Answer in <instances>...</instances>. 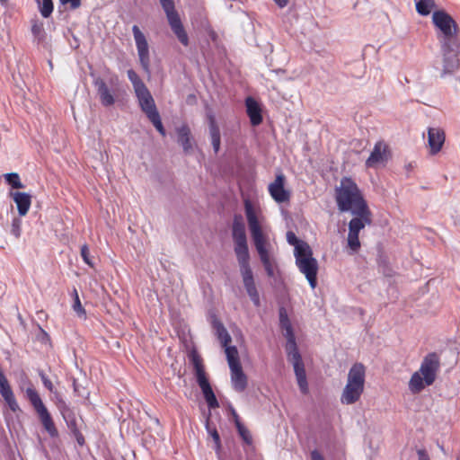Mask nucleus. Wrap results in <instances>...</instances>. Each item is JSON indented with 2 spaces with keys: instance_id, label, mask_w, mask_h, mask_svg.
<instances>
[{
  "instance_id": "obj_28",
  "label": "nucleus",
  "mask_w": 460,
  "mask_h": 460,
  "mask_svg": "<svg viewBox=\"0 0 460 460\" xmlns=\"http://www.w3.org/2000/svg\"><path fill=\"white\" fill-rule=\"evenodd\" d=\"M190 360L195 370L196 379L199 380L202 378H206L207 375L200 356L196 352H193L190 355Z\"/></svg>"
},
{
  "instance_id": "obj_7",
  "label": "nucleus",
  "mask_w": 460,
  "mask_h": 460,
  "mask_svg": "<svg viewBox=\"0 0 460 460\" xmlns=\"http://www.w3.org/2000/svg\"><path fill=\"white\" fill-rule=\"evenodd\" d=\"M26 397L36 411L38 418L43 426L44 429L49 433L51 438H56L58 435V429L53 421V419L43 403L37 390L31 386L25 390Z\"/></svg>"
},
{
  "instance_id": "obj_1",
  "label": "nucleus",
  "mask_w": 460,
  "mask_h": 460,
  "mask_svg": "<svg viewBox=\"0 0 460 460\" xmlns=\"http://www.w3.org/2000/svg\"><path fill=\"white\" fill-rule=\"evenodd\" d=\"M334 198L341 212L349 211L354 216L349 222L347 243L353 253L358 252L361 247L359 233L366 226L372 225V212L361 190L349 177L341 178L334 190Z\"/></svg>"
},
{
  "instance_id": "obj_11",
  "label": "nucleus",
  "mask_w": 460,
  "mask_h": 460,
  "mask_svg": "<svg viewBox=\"0 0 460 460\" xmlns=\"http://www.w3.org/2000/svg\"><path fill=\"white\" fill-rule=\"evenodd\" d=\"M232 236L234 243L236 259L250 258L245 226L241 215H235L232 226Z\"/></svg>"
},
{
  "instance_id": "obj_31",
  "label": "nucleus",
  "mask_w": 460,
  "mask_h": 460,
  "mask_svg": "<svg viewBox=\"0 0 460 460\" xmlns=\"http://www.w3.org/2000/svg\"><path fill=\"white\" fill-rule=\"evenodd\" d=\"M128 77L129 81L132 83L135 92L146 87L144 82L140 79L138 75L133 69H129L128 71Z\"/></svg>"
},
{
  "instance_id": "obj_23",
  "label": "nucleus",
  "mask_w": 460,
  "mask_h": 460,
  "mask_svg": "<svg viewBox=\"0 0 460 460\" xmlns=\"http://www.w3.org/2000/svg\"><path fill=\"white\" fill-rule=\"evenodd\" d=\"M12 197L17 206L19 215L26 216L31 205V196L26 192L18 191L13 193Z\"/></svg>"
},
{
  "instance_id": "obj_27",
  "label": "nucleus",
  "mask_w": 460,
  "mask_h": 460,
  "mask_svg": "<svg viewBox=\"0 0 460 460\" xmlns=\"http://www.w3.org/2000/svg\"><path fill=\"white\" fill-rule=\"evenodd\" d=\"M209 132L211 137V143L216 153L218 152L220 148L221 137H220V130L217 127L216 120L212 115L209 116Z\"/></svg>"
},
{
  "instance_id": "obj_12",
  "label": "nucleus",
  "mask_w": 460,
  "mask_h": 460,
  "mask_svg": "<svg viewBox=\"0 0 460 460\" xmlns=\"http://www.w3.org/2000/svg\"><path fill=\"white\" fill-rule=\"evenodd\" d=\"M443 71L441 77L453 74L460 67V41L441 44Z\"/></svg>"
},
{
  "instance_id": "obj_22",
  "label": "nucleus",
  "mask_w": 460,
  "mask_h": 460,
  "mask_svg": "<svg viewBox=\"0 0 460 460\" xmlns=\"http://www.w3.org/2000/svg\"><path fill=\"white\" fill-rule=\"evenodd\" d=\"M197 383L202 391L205 401L208 403V407L210 409L218 408V401L213 392V389L208 382V377L197 380Z\"/></svg>"
},
{
  "instance_id": "obj_13",
  "label": "nucleus",
  "mask_w": 460,
  "mask_h": 460,
  "mask_svg": "<svg viewBox=\"0 0 460 460\" xmlns=\"http://www.w3.org/2000/svg\"><path fill=\"white\" fill-rule=\"evenodd\" d=\"M237 261L240 267V273L243 279L244 288L253 305L255 306H260V295L255 285L252 268L250 266V258L239 259Z\"/></svg>"
},
{
  "instance_id": "obj_10",
  "label": "nucleus",
  "mask_w": 460,
  "mask_h": 460,
  "mask_svg": "<svg viewBox=\"0 0 460 460\" xmlns=\"http://www.w3.org/2000/svg\"><path fill=\"white\" fill-rule=\"evenodd\" d=\"M286 350L288 353V358L294 367L298 386L303 394H307L308 385L305 369L301 355L296 347V339L287 341Z\"/></svg>"
},
{
  "instance_id": "obj_45",
  "label": "nucleus",
  "mask_w": 460,
  "mask_h": 460,
  "mask_svg": "<svg viewBox=\"0 0 460 460\" xmlns=\"http://www.w3.org/2000/svg\"><path fill=\"white\" fill-rule=\"evenodd\" d=\"M419 460H430L427 451L425 449H419L417 451Z\"/></svg>"
},
{
  "instance_id": "obj_26",
  "label": "nucleus",
  "mask_w": 460,
  "mask_h": 460,
  "mask_svg": "<svg viewBox=\"0 0 460 460\" xmlns=\"http://www.w3.org/2000/svg\"><path fill=\"white\" fill-rule=\"evenodd\" d=\"M214 327L217 331V335L218 340L221 342L222 347L225 348V352L226 353V349L228 348H234V346H230L229 343L231 342L232 339L223 323L220 322L216 321L214 323Z\"/></svg>"
},
{
  "instance_id": "obj_49",
  "label": "nucleus",
  "mask_w": 460,
  "mask_h": 460,
  "mask_svg": "<svg viewBox=\"0 0 460 460\" xmlns=\"http://www.w3.org/2000/svg\"><path fill=\"white\" fill-rule=\"evenodd\" d=\"M69 428L71 429V430L73 431L75 429H77L76 428V424H75V421H72L70 424H69Z\"/></svg>"
},
{
  "instance_id": "obj_38",
  "label": "nucleus",
  "mask_w": 460,
  "mask_h": 460,
  "mask_svg": "<svg viewBox=\"0 0 460 460\" xmlns=\"http://www.w3.org/2000/svg\"><path fill=\"white\" fill-rule=\"evenodd\" d=\"M43 31H44L43 23L39 21H34L31 25L32 34L35 37L41 39L43 36Z\"/></svg>"
},
{
  "instance_id": "obj_20",
  "label": "nucleus",
  "mask_w": 460,
  "mask_h": 460,
  "mask_svg": "<svg viewBox=\"0 0 460 460\" xmlns=\"http://www.w3.org/2000/svg\"><path fill=\"white\" fill-rule=\"evenodd\" d=\"M93 84L96 87L101 103L103 106L110 107L115 103V97L102 78H96L93 81Z\"/></svg>"
},
{
  "instance_id": "obj_3",
  "label": "nucleus",
  "mask_w": 460,
  "mask_h": 460,
  "mask_svg": "<svg viewBox=\"0 0 460 460\" xmlns=\"http://www.w3.org/2000/svg\"><path fill=\"white\" fill-rule=\"evenodd\" d=\"M440 367L437 353H429L422 360L420 369L414 372L409 381L408 387L411 394H420L426 386L431 385Z\"/></svg>"
},
{
  "instance_id": "obj_2",
  "label": "nucleus",
  "mask_w": 460,
  "mask_h": 460,
  "mask_svg": "<svg viewBox=\"0 0 460 460\" xmlns=\"http://www.w3.org/2000/svg\"><path fill=\"white\" fill-rule=\"evenodd\" d=\"M244 210L251 236L261 261L265 269L267 275L269 277H273L274 261L271 259L268 249L270 246L269 236L264 231V227L262 226L250 200L244 201Z\"/></svg>"
},
{
  "instance_id": "obj_40",
  "label": "nucleus",
  "mask_w": 460,
  "mask_h": 460,
  "mask_svg": "<svg viewBox=\"0 0 460 460\" xmlns=\"http://www.w3.org/2000/svg\"><path fill=\"white\" fill-rule=\"evenodd\" d=\"M208 431L213 438L217 449H219L221 447V440L217 430L216 429V428L210 429L209 427H208Z\"/></svg>"
},
{
  "instance_id": "obj_48",
  "label": "nucleus",
  "mask_w": 460,
  "mask_h": 460,
  "mask_svg": "<svg viewBox=\"0 0 460 460\" xmlns=\"http://www.w3.org/2000/svg\"><path fill=\"white\" fill-rule=\"evenodd\" d=\"M233 417L234 420L235 427L237 428V423H242L239 418V415L236 413L234 410L232 411Z\"/></svg>"
},
{
  "instance_id": "obj_9",
  "label": "nucleus",
  "mask_w": 460,
  "mask_h": 460,
  "mask_svg": "<svg viewBox=\"0 0 460 460\" xmlns=\"http://www.w3.org/2000/svg\"><path fill=\"white\" fill-rule=\"evenodd\" d=\"M226 359L231 372V382L234 389L243 392L247 387V376L244 374L236 347L226 349Z\"/></svg>"
},
{
  "instance_id": "obj_8",
  "label": "nucleus",
  "mask_w": 460,
  "mask_h": 460,
  "mask_svg": "<svg viewBox=\"0 0 460 460\" xmlns=\"http://www.w3.org/2000/svg\"><path fill=\"white\" fill-rule=\"evenodd\" d=\"M159 2L165 13L171 30L183 46H188L189 37L175 9L174 0H159Z\"/></svg>"
},
{
  "instance_id": "obj_35",
  "label": "nucleus",
  "mask_w": 460,
  "mask_h": 460,
  "mask_svg": "<svg viewBox=\"0 0 460 460\" xmlns=\"http://www.w3.org/2000/svg\"><path fill=\"white\" fill-rule=\"evenodd\" d=\"M237 431L240 435V437L243 438V440L247 444V445H251L252 443V435L250 433V431L248 430V429H246L243 423H237Z\"/></svg>"
},
{
  "instance_id": "obj_17",
  "label": "nucleus",
  "mask_w": 460,
  "mask_h": 460,
  "mask_svg": "<svg viewBox=\"0 0 460 460\" xmlns=\"http://www.w3.org/2000/svg\"><path fill=\"white\" fill-rule=\"evenodd\" d=\"M135 93L137 97L141 111L147 118L158 112L155 100L147 87L138 90L135 92Z\"/></svg>"
},
{
  "instance_id": "obj_39",
  "label": "nucleus",
  "mask_w": 460,
  "mask_h": 460,
  "mask_svg": "<svg viewBox=\"0 0 460 460\" xmlns=\"http://www.w3.org/2000/svg\"><path fill=\"white\" fill-rule=\"evenodd\" d=\"M287 241L289 244L294 245L295 247L302 243H305V241L298 240L296 234L291 231L287 233Z\"/></svg>"
},
{
  "instance_id": "obj_43",
  "label": "nucleus",
  "mask_w": 460,
  "mask_h": 460,
  "mask_svg": "<svg viewBox=\"0 0 460 460\" xmlns=\"http://www.w3.org/2000/svg\"><path fill=\"white\" fill-rule=\"evenodd\" d=\"M40 377H41L44 386L49 391L52 392L54 389V385H53L52 382L44 374H40Z\"/></svg>"
},
{
  "instance_id": "obj_30",
  "label": "nucleus",
  "mask_w": 460,
  "mask_h": 460,
  "mask_svg": "<svg viewBox=\"0 0 460 460\" xmlns=\"http://www.w3.org/2000/svg\"><path fill=\"white\" fill-rule=\"evenodd\" d=\"M37 3L39 11L44 18H49L54 10V4L52 0H35Z\"/></svg>"
},
{
  "instance_id": "obj_33",
  "label": "nucleus",
  "mask_w": 460,
  "mask_h": 460,
  "mask_svg": "<svg viewBox=\"0 0 460 460\" xmlns=\"http://www.w3.org/2000/svg\"><path fill=\"white\" fill-rule=\"evenodd\" d=\"M150 122L154 125V127L156 128V130L161 134L162 137H165L166 131L164 129V127L162 123L161 117L159 112L153 114V116L147 118Z\"/></svg>"
},
{
  "instance_id": "obj_4",
  "label": "nucleus",
  "mask_w": 460,
  "mask_h": 460,
  "mask_svg": "<svg viewBox=\"0 0 460 460\" xmlns=\"http://www.w3.org/2000/svg\"><path fill=\"white\" fill-rule=\"evenodd\" d=\"M296 265L299 271L305 275L310 287L314 289L317 286V273L319 265L313 256V251L307 243H302L294 249Z\"/></svg>"
},
{
  "instance_id": "obj_50",
  "label": "nucleus",
  "mask_w": 460,
  "mask_h": 460,
  "mask_svg": "<svg viewBox=\"0 0 460 460\" xmlns=\"http://www.w3.org/2000/svg\"><path fill=\"white\" fill-rule=\"evenodd\" d=\"M414 1H415V3H416L418 0H414Z\"/></svg>"
},
{
  "instance_id": "obj_24",
  "label": "nucleus",
  "mask_w": 460,
  "mask_h": 460,
  "mask_svg": "<svg viewBox=\"0 0 460 460\" xmlns=\"http://www.w3.org/2000/svg\"><path fill=\"white\" fill-rule=\"evenodd\" d=\"M178 142L182 146L185 153L192 149L190 129L188 125L183 124L176 129Z\"/></svg>"
},
{
  "instance_id": "obj_36",
  "label": "nucleus",
  "mask_w": 460,
  "mask_h": 460,
  "mask_svg": "<svg viewBox=\"0 0 460 460\" xmlns=\"http://www.w3.org/2000/svg\"><path fill=\"white\" fill-rule=\"evenodd\" d=\"M75 301L73 305L74 311L77 314L78 316L85 318L86 312L83 307L77 291L75 289Z\"/></svg>"
},
{
  "instance_id": "obj_15",
  "label": "nucleus",
  "mask_w": 460,
  "mask_h": 460,
  "mask_svg": "<svg viewBox=\"0 0 460 460\" xmlns=\"http://www.w3.org/2000/svg\"><path fill=\"white\" fill-rule=\"evenodd\" d=\"M132 32L136 43V47L137 49V55L139 58V62L142 68L149 73L150 67V53H149V45L146 40V35L141 31L137 25H133Z\"/></svg>"
},
{
  "instance_id": "obj_21",
  "label": "nucleus",
  "mask_w": 460,
  "mask_h": 460,
  "mask_svg": "<svg viewBox=\"0 0 460 460\" xmlns=\"http://www.w3.org/2000/svg\"><path fill=\"white\" fill-rule=\"evenodd\" d=\"M247 115L252 126H258L262 122L261 109L259 103L252 97L245 100Z\"/></svg>"
},
{
  "instance_id": "obj_41",
  "label": "nucleus",
  "mask_w": 460,
  "mask_h": 460,
  "mask_svg": "<svg viewBox=\"0 0 460 460\" xmlns=\"http://www.w3.org/2000/svg\"><path fill=\"white\" fill-rule=\"evenodd\" d=\"M11 233L16 238H19L21 235V222L19 219L13 220Z\"/></svg>"
},
{
  "instance_id": "obj_5",
  "label": "nucleus",
  "mask_w": 460,
  "mask_h": 460,
  "mask_svg": "<svg viewBox=\"0 0 460 460\" xmlns=\"http://www.w3.org/2000/svg\"><path fill=\"white\" fill-rule=\"evenodd\" d=\"M366 368L362 363H355L348 374V381L343 389L341 401L343 404L358 402L364 392Z\"/></svg>"
},
{
  "instance_id": "obj_6",
  "label": "nucleus",
  "mask_w": 460,
  "mask_h": 460,
  "mask_svg": "<svg viewBox=\"0 0 460 460\" xmlns=\"http://www.w3.org/2000/svg\"><path fill=\"white\" fill-rule=\"evenodd\" d=\"M432 22L441 44L460 41L459 28L455 19L444 10L433 12Z\"/></svg>"
},
{
  "instance_id": "obj_44",
  "label": "nucleus",
  "mask_w": 460,
  "mask_h": 460,
  "mask_svg": "<svg viewBox=\"0 0 460 460\" xmlns=\"http://www.w3.org/2000/svg\"><path fill=\"white\" fill-rule=\"evenodd\" d=\"M73 433H74V435H75V437L76 438L77 443L80 446H83L84 444L85 440H84V438L83 434L80 432V430L78 429H75L73 430Z\"/></svg>"
},
{
  "instance_id": "obj_37",
  "label": "nucleus",
  "mask_w": 460,
  "mask_h": 460,
  "mask_svg": "<svg viewBox=\"0 0 460 460\" xmlns=\"http://www.w3.org/2000/svg\"><path fill=\"white\" fill-rule=\"evenodd\" d=\"M80 253H81V257L83 259V261L88 265L90 266L91 268L93 267V263L90 258V251H89V248H88V245L87 244H84L82 247H81V251H80Z\"/></svg>"
},
{
  "instance_id": "obj_25",
  "label": "nucleus",
  "mask_w": 460,
  "mask_h": 460,
  "mask_svg": "<svg viewBox=\"0 0 460 460\" xmlns=\"http://www.w3.org/2000/svg\"><path fill=\"white\" fill-rule=\"evenodd\" d=\"M279 325L281 330L284 332V336L286 337L287 341L296 339L292 324L285 308L283 307L279 309Z\"/></svg>"
},
{
  "instance_id": "obj_16",
  "label": "nucleus",
  "mask_w": 460,
  "mask_h": 460,
  "mask_svg": "<svg viewBox=\"0 0 460 460\" xmlns=\"http://www.w3.org/2000/svg\"><path fill=\"white\" fill-rule=\"evenodd\" d=\"M390 157V150L387 144L384 141H378L375 144L374 148L366 161L367 168H375L380 164L387 162Z\"/></svg>"
},
{
  "instance_id": "obj_46",
  "label": "nucleus",
  "mask_w": 460,
  "mask_h": 460,
  "mask_svg": "<svg viewBox=\"0 0 460 460\" xmlns=\"http://www.w3.org/2000/svg\"><path fill=\"white\" fill-rule=\"evenodd\" d=\"M311 458L312 460H324L323 456L317 450L312 451Z\"/></svg>"
},
{
  "instance_id": "obj_19",
  "label": "nucleus",
  "mask_w": 460,
  "mask_h": 460,
  "mask_svg": "<svg viewBox=\"0 0 460 460\" xmlns=\"http://www.w3.org/2000/svg\"><path fill=\"white\" fill-rule=\"evenodd\" d=\"M445 132L439 128H429L428 129V142L431 155L438 154L445 142Z\"/></svg>"
},
{
  "instance_id": "obj_47",
  "label": "nucleus",
  "mask_w": 460,
  "mask_h": 460,
  "mask_svg": "<svg viewBox=\"0 0 460 460\" xmlns=\"http://www.w3.org/2000/svg\"><path fill=\"white\" fill-rule=\"evenodd\" d=\"M274 2L279 8H284L287 6L288 0H274Z\"/></svg>"
},
{
  "instance_id": "obj_29",
  "label": "nucleus",
  "mask_w": 460,
  "mask_h": 460,
  "mask_svg": "<svg viewBox=\"0 0 460 460\" xmlns=\"http://www.w3.org/2000/svg\"><path fill=\"white\" fill-rule=\"evenodd\" d=\"M416 11L419 14L427 16L435 8V0H418L416 3Z\"/></svg>"
},
{
  "instance_id": "obj_18",
  "label": "nucleus",
  "mask_w": 460,
  "mask_h": 460,
  "mask_svg": "<svg viewBox=\"0 0 460 460\" xmlns=\"http://www.w3.org/2000/svg\"><path fill=\"white\" fill-rule=\"evenodd\" d=\"M0 394L12 411H20L13 392L3 372L0 373Z\"/></svg>"
},
{
  "instance_id": "obj_14",
  "label": "nucleus",
  "mask_w": 460,
  "mask_h": 460,
  "mask_svg": "<svg viewBox=\"0 0 460 460\" xmlns=\"http://www.w3.org/2000/svg\"><path fill=\"white\" fill-rule=\"evenodd\" d=\"M287 178L285 174L279 171L275 180L268 186V191L272 199L279 203H288L291 199V191L286 189Z\"/></svg>"
},
{
  "instance_id": "obj_34",
  "label": "nucleus",
  "mask_w": 460,
  "mask_h": 460,
  "mask_svg": "<svg viewBox=\"0 0 460 460\" xmlns=\"http://www.w3.org/2000/svg\"><path fill=\"white\" fill-rule=\"evenodd\" d=\"M150 122L154 125V127L156 128V130L161 134L162 137H165L166 131L164 129V127L162 123L161 117L159 112L153 114V116L147 118Z\"/></svg>"
},
{
  "instance_id": "obj_42",
  "label": "nucleus",
  "mask_w": 460,
  "mask_h": 460,
  "mask_svg": "<svg viewBox=\"0 0 460 460\" xmlns=\"http://www.w3.org/2000/svg\"><path fill=\"white\" fill-rule=\"evenodd\" d=\"M63 5H69L70 9L75 10L81 6L82 0H59Z\"/></svg>"
},
{
  "instance_id": "obj_32",
  "label": "nucleus",
  "mask_w": 460,
  "mask_h": 460,
  "mask_svg": "<svg viewBox=\"0 0 460 460\" xmlns=\"http://www.w3.org/2000/svg\"><path fill=\"white\" fill-rule=\"evenodd\" d=\"M4 179L9 185H11L13 189H22L24 185L22 183L20 180V176L16 172H10L4 174Z\"/></svg>"
}]
</instances>
